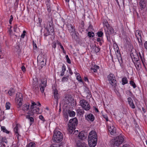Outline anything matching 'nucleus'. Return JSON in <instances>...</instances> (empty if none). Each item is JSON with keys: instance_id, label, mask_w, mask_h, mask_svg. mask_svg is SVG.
Listing matches in <instances>:
<instances>
[{"instance_id": "nucleus-43", "label": "nucleus", "mask_w": 147, "mask_h": 147, "mask_svg": "<svg viewBox=\"0 0 147 147\" xmlns=\"http://www.w3.org/2000/svg\"><path fill=\"white\" fill-rule=\"evenodd\" d=\"M16 101V102H17L18 103V108H20L22 105V101L20 102L19 101H18V100Z\"/></svg>"}, {"instance_id": "nucleus-7", "label": "nucleus", "mask_w": 147, "mask_h": 147, "mask_svg": "<svg viewBox=\"0 0 147 147\" xmlns=\"http://www.w3.org/2000/svg\"><path fill=\"white\" fill-rule=\"evenodd\" d=\"M46 59L44 57H42L41 56H38L37 57V61L39 64L40 65V69H41L46 64Z\"/></svg>"}, {"instance_id": "nucleus-13", "label": "nucleus", "mask_w": 147, "mask_h": 147, "mask_svg": "<svg viewBox=\"0 0 147 147\" xmlns=\"http://www.w3.org/2000/svg\"><path fill=\"white\" fill-rule=\"evenodd\" d=\"M76 142V144L78 147H87L86 144L83 141L78 140Z\"/></svg>"}, {"instance_id": "nucleus-52", "label": "nucleus", "mask_w": 147, "mask_h": 147, "mask_svg": "<svg viewBox=\"0 0 147 147\" xmlns=\"http://www.w3.org/2000/svg\"><path fill=\"white\" fill-rule=\"evenodd\" d=\"M33 44L34 47V49H36L37 48V46L36 44L34 43V41H33Z\"/></svg>"}, {"instance_id": "nucleus-30", "label": "nucleus", "mask_w": 147, "mask_h": 147, "mask_svg": "<svg viewBox=\"0 0 147 147\" xmlns=\"http://www.w3.org/2000/svg\"><path fill=\"white\" fill-rule=\"evenodd\" d=\"M15 91L13 88H11V89L8 92V94L10 96L14 94Z\"/></svg>"}, {"instance_id": "nucleus-25", "label": "nucleus", "mask_w": 147, "mask_h": 147, "mask_svg": "<svg viewBox=\"0 0 147 147\" xmlns=\"http://www.w3.org/2000/svg\"><path fill=\"white\" fill-rule=\"evenodd\" d=\"M99 69V67L95 65H94V66L92 67H91V70H92L94 72H96L97 71V69Z\"/></svg>"}, {"instance_id": "nucleus-58", "label": "nucleus", "mask_w": 147, "mask_h": 147, "mask_svg": "<svg viewBox=\"0 0 147 147\" xmlns=\"http://www.w3.org/2000/svg\"><path fill=\"white\" fill-rule=\"evenodd\" d=\"M21 69L22 71L24 72L26 70V69L24 66H22L21 67Z\"/></svg>"}, {"instance_id": "nucleus-36", "label": "nucleus", "mask_w": 147, "mask_h": 147, "mask_svg": "<svg viewBox=\"0 0 147 147\" xmlns=\"http://www.w3.org/2000/svg\"><path fill=\"white\" fill-rule=\"evenodd\" d=\"M94 35V33L93 32H89L88 33V36L90 37H93Z\"/></svg>"}, {"instance_id": "nucleus-46", "label": "nucleus", "mask_w": 147, "mask_h": 147, "mask_svg": "<svg viewBox=\"0 0 147 147\" xmlns=\"http://www.w3.org/2000/svg\"><path fill=\"white\" fill-rule=\"evenodd\" d=\"M47 9L48 11L50 13L51 11V7L49 5H47Z\"/></svg>"}, {"instance_id": "nucleus-50", "label": "nucleus", "mask_w": 147, "mask_h": 147, "mask_svg": "<svg viewBox=\"0 0 147 147\" xmlns=\"http://www.w3.org/2000/svg\"><path fill=\"white\" fill-rule=\"evenodd\" d=\"M60 146V145L59 144L57 145H55V144H53L50 146V147H59Z\"/></svg>"}, {"instance_id": "nucleus-31", "label": "nucleus", "mask_w": 147, "mask_h": 147, "mask_svg": "<svg viewBox=\"0 0 147 147\" xmlns=\"http://www.w3.org/2000/svg\"><path fill=\"white\" fill-rule=\"evenodd\" d=\"M116 138L119 141H121V143H123L124 140V139L123 137L121 136H119L117 137Z\"/></svg>"}, {"instance_id": "nucleus-64", "label": "nucleus", "mask_w": 147, "mask_h": 147, "mask_svg": "<svg viewBox=\"0 0 147 147\" xmlns=\"http://www.w3.org/2000/svg\"><path fill=\"white\" fill-rule=\"evenodd\" d=\"M144 46L145 49H147V41L145 43Z\"/></svg>"}, {"instance_id": "nucleus-26", "label": "nucleus", "mask_w": 147, "mask_h": 147, "mask_svg": "<svg viewBox=\"0 0 147 147\" xmlns=\"http://www.w3.org/2000/svg\"><path fill=\"white\" fill-rule=\"evenodd\" d=\"M42 85L44 86H46L47 85V80L45 78L42 79L41 80V83L40 84V85Z\"/></svg>"}, {"instance_id": "nucleus-49", "label": "nucleus", "mask_w": 147, "mask_h": 147, "mask_svg": "<svg viewBox=\"0 0 147 147\" xmlns=\"http://www.w3.org/2000/svg\"><path fill=\"white\" fill-rule=\"evenodd\" d=\"M113 47L115 51V49H119V48L117 45V44L116 43H114L113 44Z\"/></svg>"}, {"instance_id": "nucleus-44", "label": "nucleus", "mask_w": 147, "mask_h": 147, "mask_svg": "<svg viewBox=\"0 0 147 147\" xmlns=\"http://www.w3.org/2000/svg\"><path fill=\"white\" fill-rule=\"evenodd\" d=\"M103 24L107 28L108 27V26H110L107 21H104L103 22Z\"/></svg>"}, {"instance_id": "nucleus-2", "label": "nucleus", "mask_w": 147, "mask_h": 147, "mask_svg": "<svg viewBox=\"0 0 147 147\" xmlns=\"http://www.w3.org/2000/svg\"><path fill=\"white\" fill-rule=\"evenodd\" d=\"M78 120L75 117L70 119L68 123V131L70 134H72L74 131L75 130L76 126L78 124Z\"/></svg>"}, {"instance_id": "nucleus-61", "label": "nucleus", "mask_w": 147, "mask_h": 147, "mask_svg": "<svg viewBox=\"0 0 147 147\" xmlns=\"http://www.w3.org/2000/svg\"><path fill=\"white\" fill-rule=\"evenodd\" d=\"M65 121H67L68 120V115H66V116H65Z\"/></svg>"}, {"instance_id": "nucleus-1", "label": "nucleus", "mask_w": 147, "mask_h": 147, "mask_svg": "<svg viewBox=\"0 0 147 147\" xmlns=\"http://www.w3.org/2000/svg\"><path fill=\"white\" fill-rule=\"evenodd\" d=\"M97 135L96 132L92 131L89 133L88 136V143L90 147H94L96 144Z\"/></svg>"}, {"instance_id": "nucleus-14", "label": "nucleus", "mask_w": 147, "mask_h": 147, "mask_svg": "<svg viewBox=\"0 0 147 147\" xmlns=\"http://www.w3.org/2000/svg\"><path fill=\"white\" fill-rule=\"evenodd\" d=\"M112 144L114 146H118L121 143V141H119L117 140L116 138L112 140Z\"/></svg>"}, {"instance_id": "nucleus-10", "label": "nucleus", "mask_w": 147, "mask_h": 147, "mask_svg": "<svg viewBox=\"0 0 147 147\" xmlns=\"http://www.w3.org/2000/svg\"><path fill=\"white\" fill-rule=\"evenodd\" d=\"M47 29L49 33H52L54 32V30L52 22H49V24L47 25Z\"/></svg>"}, {"instance_id": "nucleus-18", "label": "nucleus", "mask_w": 147, "mask_h": 147, "mask_svg": "<svg viewBox=\"0 0 147 147\" xmlns=\"http://www.w3.org/2000/svg\"><path fill=\"white\" fill-rule=\"evenodd\" d=\"M127 100L130 106L132 108L134 109L135 108V106L131 98L130 97H129L127 98Z\"/></svg>"}, {"instance_id": "nucleus-63", "label": "nucleus", "mask_w": 147, "mask_h": 147, "mask_svg": "<svg viewBox=\"0 0 147 147\" xmlns=\"http://www.w3.org/2000/svg\"><path fill=\"white\" fill-rule=\"evenodd\" d=\"M69 71L70 74L71 75H72L73 74V72H72L70 68H69Z\"/></svg>"}, {"instance_id": "nucleus-11", "label": "nucleus", "mask_w": 147, "mask_h": 147, "mask_svg": "<svg viewBox=\"0 0 147 147\" xmlns=\"http://www.w3.org/2000/svg\"><path fill=\"white\" fill-rule=\"evenodd\" d=\"M7 142V140L5 138H0V147H5Z\"/></svg>"}, {"instance_id": "nucleus-35", "label": "nucleus", "mask_w": 147, "mask_h": 147, "mask_svg": "<svg viewBox=\"0 0 147 147\" xmlns=\"http://www.w3.org/2000/svg\"><path fill=\"white\" fill-rule=\"evenodd\" d=\"M35 144L34 143L30 142L27 146L26 147H35Z\"/></svg>"}, {"instance_id": "nucleus-29", "label": "nucleus", "mask_w": 147, "mask_h": 147, "mask_svg": "<svg viewBox=\"0 0 147 147\" xmlns=\"http://www.w3.org/2000/svg\"><path fill=\"white\" fill-rule=\"evenodd\" d=\"M66 68L65 66L64 65H63L62 66V70L61 73V76H62L64 75V72L66 70Z\"/></svg>"}, {"instance_id": "nucleus-41", "label": "nucleus", "mask_w": 147, "mask_h": 147, "mask_svg": "<svg viewBox=\"0 0 147 147\" xmlns=\"http://www.w3.org/2000/svg\"><path fill=\"white\" fill-rule=\"evenodd\" d=\"M65 57L67 60V62L69 63L70 64L71 63V62L70 59L69 58L68 56V55H66L65 56Z\"/></svg>"}, {"instance_id": "nucleus-40", "label": "nucleus", "mask_w": 147, "mask_h": 147, "mask_svg": "<svg viewBox=\"0 0 147 147\" xmlns=\"http://www.w3.org/2000/svg\"><path fill=\"white\" fill-rule=\"evenodd\" d=\"M139 5L142 8H143L144 7V3L143 1H140L139 2Z\"/></svg>"}, {"instance_id": "nucleus-19", "label": "nucleus", "mask_w": 147, "mask_h": 147, "mask_svg": "<svg viewBox=\"0 0 147 147\" xmlns=\"http://www.w3.org/2000/svg\"><path fill=\"white\" fill-rule=\"evenodd\" d=\"M136 36L137 38V39L139 42H141V36L140 32L139 30H137L136 33Z\"/></svg>"}, {"instance_id": "nucleus-21", "label": "nucleus", "mask_w": 147, "mask_h": 147, "mask_svg": "<svg viewBox=\"0 0 147 147\" xmlns=\"http://www.w3.org/2000/svg\"><path fill=\"white\" fill-rule=\"evenodd\" d=\"M142 54L140 53L139 52V56L141 60L142 61V63L144 64V55L143 52L142 51H141Z\"/></svg>"}, {"instance_id": "nucleus-20", "label": "nucleus", "mask_w": 147, "mask_h": 147, "mask_svg": "<svg viewBox=\"0 0 147 147\" xmlns=\"http://www.w3.org/2000/svg\"><path fill=\"white\" fill-rule=\"evenodd\" d=\"M53 95L54 98L57 100H58L59 98V94L57 89H55L53 92Z\"/></svg>"}, {"instance_id": "nucleus-59", "label": "nucleus", "mask_w": 147, "mask_h": 147, "mask_svg": "<svg viewBox=\"0 0 147 147\" xmlns=\"http://www.w3.org/2000/svg\"><path fill=\"white\" fill-rule=\"evenodd\" d=\"M63 113L65 116H66V115H68L66 112L64 110L63 111Z\"/></svg>"}, {"instance_id": "nucleus-8", "label": "nucleus", "mask_w": 147, "mask_h": 147, "mask_svg": "<svg viewBox=\"0 0 147 147\" xmlns=\"http://www.w3.org/2000/svg\"><path fill=\"white\" fill-rule=\"evenodd\" d=\"M136 53L135 55H134L133 53H132L131 54V56L132 58H134L135 59V61H136V63H135V66L137 69H138L141 67V65L140 63V61L139 60V58H136V57H138V56L136 53Z\"/></svg>"}, {"instance_id": "nucleus-15", "label": "nucleus", "mask_w": 147, "mask_h": 147, "mask_svg": "<svg viewBox=\"0 0 147 147\" xmlns=\"http://www.w3.org/2000/svg\"><path fill=\"white\" fill-rule=\"evenodd\" d=\"M116 129L113 126H111L109 128V131L110 132L111 135H114L116 133Z\"/></svg>"}, {"instance_id": "nucleus-3", "label": "nucleus", "mask_w": 147, "mask_h": 147, "mask_svg": "<svg viewBox=\"0 0 147 147\" xmlns=\"http://www.w3.org/2000/svg\"><path fill=\"white\" fill-rule=\"evenodd\" d=\"M67 28L72 38L75 40H77L78 38V34L76 31L75 26L71 24H67Z\"/></svg>"}, {"instance_id": "nucleus-4", "label": "nucleus", "mask_w": 147, "mask_h": 147, "mask_svg": "<svg viewBox=\"0 0 147 147\" xmlns=\"http://www.w3.org/2000/svg\"><path fill=\"white\" fill-rule=\"evenodd\" d=\"M31 111H29L28 113V114L26 116V117L31 122L30 125H31L32 123L34 122V119L32 117H30V116H32L34 113H36L37 114L40 113L39 112V109L38 108H36L35 109H31Z\"/></svg>"}, {"instance_id": "nucleus-57", "label": "nucleus", "mask_w": 147, "mask_h": 147, "mask_svg": "<svg viewBox=\"0 0 147 147\" xmlns=\"http://www.w3.org/2000/svg\"><path fill=\"white\" fill-rule=\"evenodd\" d=\"M11 18H10L9 21V22L10 24H11V22L12 21L13 19V17L12 15L11 16Z\"/></svg>"}, {"instance_id": "nucleus-56", "label": "nucleus", "mask_w": 147, "mask_h": 147, "mask_svg": "<svg viewBox=\"0 0 147 147\" xmlns=\"http://www.w3.org/2000/svg\"><path fill=\"white\" fill-rule=\"evenodd\" d=\"M60 47L61 49L62 50L63 53H65V52L64 50V49L63 47L62 46V45H60Z\"/></svg>"}, {"instance_id": "nucleus-33", "label": "nucleus", "mask_w": 147, "mask_h": 147, "mask_svg": "<svg viewBox=\"0 0 147 147\" xmlns=\"http://www.w3.org/2000/svg\"><path fill=\"white\" fill-rule=\"evenodd\" d=\"M1 130L7 134H9V131H8L4 126H2L1 127Z\"/></svg>"}, {"instance_id": "nucleus-62", "label": "nucleus", "mask_w": 147, "mask_h": 147, "mask_svg": "<svg viewBox=\"0 0 147 147\" xmlns=\"http://www.w3.org/2000/svg\"><path fill=\"white\" fill-rule=\"evenodd\" d=\"M84 80L85 81H87V82H88V78L87 77H84Z\"/></svg>"}, {"instance_id": "nucleus-16", "label": "nucleus", "mask_w": 147, "mask_h": 147, "mask_svg": "<svg viewBox=\"0 0 147 147\" xmlns=\"http://www.w3.org/2000/svg\"><path fill=\"white\" fill-rule=\"evenodd\" d=\"M23 100V97L22 94L20 93H18L16 94V101L18 100L20 102Z\"/></svg>"}, {"instance_id": "nucleus-28", "label": "nucleus", "mask_w": 147, "mask_h": 147, "mask_svg": "<svg viewBox=\"0 0 147 147\" xmlns=\"http://www.w3.org/2000/svg\"><path fill=\"white\" fill-rule=\"evenodd\" d=\"M119 49H115V51L116 52V54L118 55H117V58L118 61H119L120 64V62L119 61V59L118 57L119 56V57H120L121 58H121L120 57L121 55H120V54L119 51Z\"/></svg>"}, {"instance_id": "nucleus-45", "label": "nucleus", "mask_w": 147, "mask_h": 147, "mask_svg": "<svg viewBox=\"0 0 147 147\" xmlns=\"http://www.w3.org/2000/svg\"><path fill=\"white\" fill-rule=\"evenodd\" d=\"M97 34L98 36L101 37L102 36L103 34V33L101 31L99 32H98Z\"/></svg>"}, {"instance_id": "nucleus-55", "label": "nucleus", "mask_w": 147, "mask_h": 147, "mask_svg": "<svg viewBox=\"0 0 147 147\" xmlns=\"http://www.w3.org/2000/svg\"><path fill=\"white\" fill-rule=\"evenodd\" d=\"M65 100H67V103H69V96H67L65 97Z\"/></svg>"}, {"instance_id": "nucleus-22", "label": "nucleus", "mask_w": 147, "mask_h": 147, "mask_svg": "<svg viewBox=\"0 0 147 147\" xmlns=\"http://www.w3.org/2000/svg\"><path fill=\"white\" fill-rule=\"evenodd\" d=\"M87 118L90 121H92L94 120V117L93 115L91 114H90L87 116Z\"/></svg>"}, {"instance_id": "nucleus-34", "label": "nucleus", "mask_w": 147, "mask_h": 147, "mask_svg": "<svg viewBox=\"0 0 147 147\" xmlns=\"http://www.w3.org/2000/svg\"><path fill=\"white\" fill-rule=\"evenodd\" d=\"M19 125L18 124H17L16 125V126L14 127V130L15 132L16 133L18 134V126Z\"/></svg>"}, {"instance_id": "nucleus-37", "label": "nucleus", "mask_w": 147, "mask_h": 147, "mask_svg": "<svg viewBox=\"0 0 147 147\" xmlns=\"http://www.w3.org/2000/svg\"><path fill=\"white\" fill-rule=\"evenodd\" d=\"M40 89L41 91V92L42 93L44 92V88L46 86H42V85H40Z\"/></svg>"}, {"instance_id": "nucleus-38", "label": "nucleus", "mask_w": 147, "mask_h": 147, "mask_svg": "<svg viewBox=\"0 0 147 147\" xmlns=\"http://www.w3.org/2000/svg\"><path fill=\"white\" fill-rule=\"evenodd\" d=\"M130 84L134 88H135L136 87V85L135 83L132 80H131L130 81Z\"/></svg>"}, {"instance_id": "nucleus-42", "label": "nucleus", "mask_w": 147, "mask_h": 147, "mask_svg": "<svg viewBox=\"0 0 147 147\" xmlns=\"http://www.w3.org/2000/svg\"><path fill=\"white\" fill-rule=\"evenodd\" d=\"M10 104L9 102H7L6 104V109H9L10 108Z\"/></svg>"}, {"instance_id": "nucleus-32", "label": "nucleus", "mask_w": 147, "mask_h": 147, "mask_svg": "<svg viewBox=\"0 0 147 147\" xmlns=\"http://www.w3.org/2000/svg\"><path fill=\"white\" fill-rule=\"evenodd\" d=\"M122 84L124 85L127 83V80L126 78L124 77L122 79Z\"/></svg>"}, {"instance_id": "nucleus-48", "label": "nucleus", "mask_w": 147, "mask_h": 147, "mask_svg": "<svg viewBox=\"0 0 147 147\" xmlns=\"http://www.w3.org/2000/svg\"><path fill=\"white\" fill-rule=\"evenodd\" d=\"M77 79L80 82H82V80L80 76H78L77 77Z\"/></svg>"}, {"instance_id": "nucleus-12", "label": "nucleus", "mask_w": 147, "mask_h": 147, "mask_svg": "<svg viewBox=\"0 0 147 147\" xmlns=\"http://www.w3.org/2000/svg\"><path fill=\"white\" fill-rule=\"evenodd\" d=\"M87 136V134L84 131H82L80 133L78 136L79 139L83 140L86 138Z\"/></svg>"}, {"instance_id": "nucleus-5", "label": "nucleus", "mask_w": 147, "mask_h": 147, "mask_svg": "<svg viewBox=\"0 0 147 147\" xmlns=\"http://www.w3.org/2000/svg\"><path fill=\"white\" fill-rule=\"evenodd\" d=\"M63 138V135L61 132L58 130H55L53 138V140L54 142L59 143L61 142Z\"/></svg>"}, {"instance_id": "nucleus-47", "label": "nucleus", "mask_w": 147, "mask_h": 147, "mask_svg": "<svg viewBox=\"0 0 147 147\" xmlns=\"http://www.w3.org/2000/svg\"><path fill=\"white\" fill-rule=\"evenodd\" d=\"M68 80L67 77H63L62 79V81L63 82L67 81Z\"/></svg>"}, {"instance_id": "nucleus-39", "label": "nucleus", "mask_w": 147, "mask_h": 147, "mask_svg": "<svg viewBox=\"0 0 147 147\" xmlns=\"http://www.w3.org/2000/svg\"><path fill=\"white\" fill-rule=\"evenodd\" d=\"M36 105V104L33 102V101H32V105L31 106V109H35L36 108V107H34V106L35 105Z\"/></svg>"}, {"instance_id": "nucleus-24", "label": "nucleus", "mask_w": 147, "mask_h": 147, "mask_svg": "<svg viewBox=\"0 0 147 147\" xmlns=\"http://www.w3.org/2000/svg\"><path fill=\"white\" fill-rule=\"evenodd\" d=\"M92 47L93 48L92 49L96 53L100 51V49L95 46L92 45Z\"/></svg>"}, {"instance_id": "nucleus-51", "label": "nucleus", "mask_w": 147, "mask_h": 147, "mask_svg": "<svg viewBox=\"0 0 147 147\" xmlns=\"http://www.w3.org/2000/svg\"><path fill=\"white\" fill-rule=\"evenodd\" d=\"M52 46L53 48L55 49L56 46V43L55 42H53L52 44Z\"/></svg>"}, {"instance_id": "nucleus-6", "label": "nucleus", "mask_w": 147, "mask_h": 147, "mask_svg": "<svg viewBox=\"0 0 147 147\" xmlns=\"http://www.w3.org/2000/svg\"><path fill=\"white\" fill-rule=\"evenodd\" d=\"M80 103L82 108L86 111L89 110L90 106L88 102L85 100H82L80 101Z\"/></svg>"}, {"instance_id": "nucleus-23", "label": "nucleus", "mask_w": 147, "mask_h": 147, "mask_svg": "<svg viewBox=\"0 0 147 147\" xmlns=\"http://www.w3.org/2000/svg\"><path fill=\"white\" fill-rule=\"evenodd\" d=\"M29 105L28 103L27 104H24L22 107V110L24 111H26L28 109Z\"/></svg>"}, {"instance_id": "nucleus-60", "label": "nucleus", "mask_w": 147, "mask_h": 147, "mask_svg": "<svg viewBox=\"0 0 147 147\" xmlns=\"http://www.w3.org/2000/svg\"><path fill=\"white\" fill-rule=\"evenodd\" d=\"M78 133V130H75L74 133H72V134H74L75 135H76L77 134V133Z\"/></svg>"}, {"instance_id": "nucleus-9", "label": "nucleus", "mask_w": 147, "mask_h": 147, "mask_svg": "<svg viewBox=\"0 0 147 147\" xmlns=\"http://www.w3.org/2000/svg\"><path fill=\"white\" fill-rule=\"evenodd\" d=\"M107 78L109 83L112 86H115L116 84V81L115 79V77L113 74H111L108 76Z\"/></svg>"}, {"instance_id": "nucleus-27", "label": "nucleus", "mask_w": 147, "mask_h": 147, "mask_svg": "<svg viewBox=\"0 0 147 147\" xmlns=\"http://www.w3.org/2000/svg\"><path fill=\"white\" fill-rule=\"evenodd\" d=\"M68 113L70 116L71 117L74 116L75 115V112L69 110H68Z\"/></svg>"}, {"instance_id": "nucleus-54", "label": "nucleus", "mask_w": 147, "mask_h": 147, "mask_svg": "<svg viewBox=\"0 0 147 147\" xmlns=\"http://www.w3.org/2000/svg\"><path fill=\"white\" fill-rule=\"evenodd\" d=\"M39 118L44 121H45L44 119V118L43 117L42 115H40L39 116Z\"/></svg>"}, {"instance_id": "nucleus-17", "label": "nucleus", "mask_w": 147, "mask_h": 147, "mask_svg": "<svg viewBox=\"0 0 147 147\" xmlns=\"http://www.w3.org/2000/svg\"><path fill=\"white\" fill-rule=\"evenodd\" d=\"M114 33V31L113 28L111 26H108L107 28V32H106L107 34L110 35Z\"/></svg>"}, {"instance_id": "nucleus-53", "label": "nucleus", "mask_w": 147, "mask_h": 147, "mask_svg": "<svg viewBox=\"0 0 147 147\" xmlns=\"http://www.w3.org/2000/svg\"><path fill=\"white\" fill-rule=\"evenodd\" d=\"M103 117L106 119L107 121H108V117L107 115H103Z\"/></svg>"}]
</instances>
